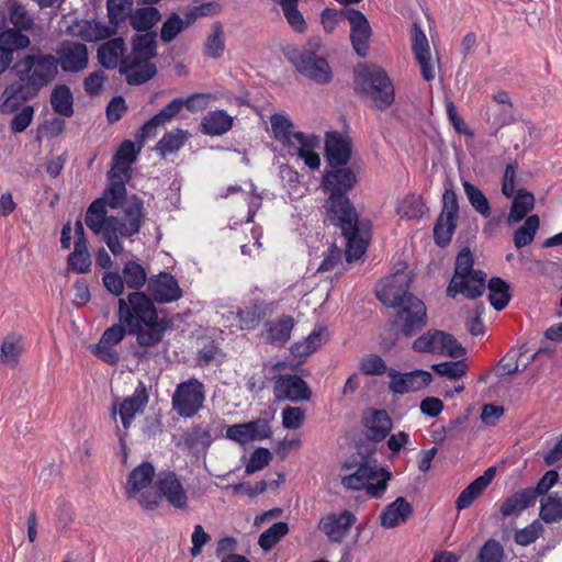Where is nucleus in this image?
Wrapping results in <instances>:
<instances>
[{
    "mask_svg": "<svg viewBox=\"0 0 562 562\" xmlns=\"http://www.w3.org/2000/svg\"><path fill=\"white\" fill-rule=\"evenodd\" d=\"M58 56L33 47L19 58L12 67L18 81L9 83L0 95V113L10 114L20 105L36 97L38 91L52 82L58 74V65L66 72H79L88 66V48L79 42H64Z\"/></svg>",
    "mask_w": 562,
    "mask_h": 562,
    "instance_id": "nucleus-1",
    "label": "nucleus"
},
{
    "mask_svg": "<svg viewBox=\"0 0 562 562\" xmlns=\"http://www.w3.org/2000/svg\"><path fill=\"white\" fill-rule=\"evenodd\" d=\"M146 220L144 201L136 194L127 196L124 180H114L87 209L85 223L114 256L124 251L121 238L139 234Z\"/></svg>",
    "mask_w": 562,
    "mask_h": 562,
    "instance_id": "nucleus-2",
    "label": "nucleus"
},
{
    "mask_svg": "<svg viewBox=\"0 0 562 562\" xmlns=\"http://www.w3.org/2000/svg\"><path fill=\"white\" fill-rule=\"evenodd\" d=\"M356 172L347 167H329L324 172L322 188L328 194L324 203L327 221L341 229L347 240L346 259L352 262L361 258L368 246L370 225L360 222L353 203L347 193L356 186Z\"/></svg>",
    "mask_w": 562,
    "mask_h": 562,
    "instance_id": "nucleus-3",
    "label": "nucleus"
},
{
    "mask_svg": "<svg viewBox=\"0 0 562 562\" xmlns=\"http://www.w3.org/2000/svg\"><path fill=\"white\" fill-rule=\"evenodd\" d=\"M117 318L130 335L136 336V341L142 348L157 346L173 325L170 318L159 317L153 299L140 291L131 292L126 297L119 299Z\"/></svg>",
    "mask_w": 562,
    "mask_h": 562,
    "instance_id": "nucleus-4",
    "label": "nucleus"
},
{
    "mask_svg": "<svg viewBox=\"0 0 562 562\" xmlns=\"http://www.w3.org/2000/svg\"><path fill=\"white\" fill-rule=\"evenodd\" d=\"M270 123L273 136L279 143L289 149H294L296 155L312 170L319 168L321 158L315 153V148L319 145L318 136L294 131V124L286 115L272 114Z\"/></svg>",
    "mask_w": 562,
    "mask_h": 562,
    "instance_id": "nucleus-5",
    "label": "nucleus"
},
{
    "mask_svg": "<svg viewBox=\"0 0 562 562\" xmlns=\"http://www.w3.org/2000/svg\"><path fill=\"white\" fill-rule=\"evenodd\" d=\"M345 468L347 470L356 468V470L342 477V486L353 491L364 488L372 497L381 496L391 479V473L383 468H379L375 459L360 454L355 457L352 461L346 462Z\"/></svg>",
    "mask_w": 562,
    "mask_h": 562,
    "instance_id": "nucleus-6",
    "label": "nucleus"
},
{
    "mask_svg": "<svg viewBox=\"0 0 562 562\" xmlns=\"http://www.w3.org/2000/svg\"><path fill=\"white\" fill-rule=\"evenodd\" d=\"M355 92L369 97L376 109L384 111L395 100L394 86L386 71L376 66L359 64L355 69Z\"/></svg>",
    "mask_w": 562,
    "mask_h": 562,
    "instance_id": "nucleus-7",
    "label": "nucleus"
},
{
    "mask_svg": "<svg viewBox=\"0 0 562 562\" xmlns=\"http://www.w3.org/2000/svg\"><path fill=\"white\" fill-rule=\"evenodd\" d=\"M318 43L315 40L308 42V47L288 46L284 56L302 76L316 83L327 85L333 80V71L328 60L314 50Z\"/></svg>",
    "mask_w": 562,
    "mask_h": 562,
    "instance_id": "nucleus-8",
    "label": "nucleus"
},
{
    "mask_svg": "<svg viewBox=\"0 0 562 562\" xmlns=\"http://www.w3.org/2000/svg\"><path fill=\"white\" fill-rule=\"evenodd\" d=\"M427 325L425 303L416 297H408L403 305L396 307L393 327L404 337H413Z\"/></svg>",
    "mask_w": 562,
    "mask_h": 562,
    "instance_id": "nucleus-9",
    "label": "nucleus"
},
{
    "mask_svg": "<svg viewBox=\"0 0 562 562\" xmlns=\"http://www.w3.org/2000/svg\"><path fill=\"white\" fill-rule=\"evenodd\" d=\"M205 390L195 378L181 382L172 395V408L181 417H193L203 406Z\"/></svg>",
    "mask_w": 562,
    "mask_h": 562,
    "instance_id": "nucleus-10",
    "label": "nucleus"
},
{
    "mask_svg": "<svg viewBox=\"0 0 562 562\" xmlns=\"http://www.w3.org/2000/svg\"><path fill=\"white\" fill-rule=\"evenodd\" d=\"M409 277L405 272H395L386 278L383 285L378 290L376 297L387 307L396 308L408 300L416 297L409 292Z\"/></svg>",
    "mask_w": 562,
    "mask_h": 562,
    "instance_id": "nucleus-11",
    "label": "nucleus"
},
{
    "mask_svg": "<svg viewBox=\"0 0 562 562\" xmlns=\"http://www.w3.org/2000/svg\"><path fill=\"white\" fill-rule=\"evenodd\" d=\"M344 19L350 23V42L356 54L360 57H366L369 52V42L372 34L371 26L366 15L352 8L344 9L341 12Z\"/></svg>",
    "mask_w": 562,
    "mask_h": 562,
    "instance_id": "nucleus-12",
    "label": "nucleus"
},
{
    "mask_svg": "<svg viewBox=\"0 0 562 562\" xmlns=\"http://www.w3.org/2000/svg\"><path fill=\"white\" fill-rule=\"evenodd\" d=\"M387 375L390 378V392L401 395L419 391L432 381L430 372L419 369L405 373L398 372L395 369H390L387 371Z\"/></svg>",
    "mask_w": 562,
    "mask_h": 562,
    "instance_id": "nucleus-13",
    "label": "nucleus"
},
{
    "mask_svg": "<svg viewBox=\"0 0 562 562\" xmlns=\"http://www.w3.org/2000/svg\"><path fill=\"white\" fill-rule=\"evenodd\" d=\"M147 291L153 301L159 304L176 302L183 294L177 279L169 272H160L150 277Z\"/></svg>",
    "mask_w": 562,
    "mask_h": 562,
    "instance_id": "nucleus-14",
    "label": "nucleus"
},
{
    "mask_svg": "<svg viewBox=\"0 0 562 562\" xmlns=\"http://www.w3.org/2000/svg\"><path fill=\"white\" fill-rule=\"evenodd\" d=\"M352 142L337 131L325 135V158L329 167H342L351 159Z\"/></svg>",
    "mask_w": 562,
    "mask_h": 562,
    "instance_id": "nucleus-15",
    "label": "nucleus"
},
{
    "mask_svg": "<svg viewBox=\"0 0 562 562\" xmlns=\"http://www.w3.org/2000/svg\"><path fill=\"white\" fill-rule=\"evenodd\" d=\"M356 520L355 514L349 510H344L340 514L330 513L321 518L318 529L326 535L330 542L340 543Z\"/></svg>",
    "mask_w": 562,
    "mask_h": 562,
    "instance_id": "nucleus-16",
    "label": "nucleus"
},
{
    "mask_svg": "<svg viewBox=\"0 0 562 562\" xmlns=\"http://www.w3.org/2000/svg\"><path fill=\"white\" fill-rule=\"evenodd\" d=\"M274 395L278 400L303 402L311 398V390L307 383L295 374H280L276 380Z\"/></svg>",
    "mask_w": 562,
    "mask_h": 562,
    "instance_id": "nucleus-17",
    "label": "nucleus"
},
{
    "mask_svg": "<svg viewBox=\"0 0 562 562\" xmlns=\"http://www.w3.org/2000/svg\"><path fill=\"white\" fill-rule=\"evenodd\" d=\"M155 487L161 492V496L165 497L171 506L176 508L187 507V492L175 472H159L155 481Z\"/></svg>",
    "mask_w": 562,
    "mask_h": 562,
    "instance_id": "nucleus-18",
    "label": "nucleus"
},
{
    "mask_svg": "<svg viewBox=\"0 0 562 562\" xmlns=\"http://www.w3.org/2000/svg\"><path fill=\"white\" fill-rule=\"evenodd\" d=\"M120 74L131 86H138L149 81L157 74V68L150 59L126 56L120 67Z\"/></svg>",
    "mask_w": 562,
    "mask_h": 562,
    "instance_id": "nucleus-19",
    "label": "nucleus"
},
{
    "mask_svg": "<svg viewBox=\"0 0 562 562\" xmlns=\"http://www.w3.org/2000/svg\"><path fill=\"white\" fill-rule=\"evenodd\" d=\"M148 401L149 396L146 386L143 382H139L134 393L125 397L119 407V415L125 429L131 427L136 414L144 412Z\"/></svg>",
    "mask_w": 562,
    "mask_h": 562,
    "instance_id": "nucleus-20",
    "label": "nucleus"
},
{
    "mask_svg": "<svg viewBox=\"0 0 562 562\" xmlns=\"http://www.w3.org/2000/svg\"><path fill=\"white\" fill-rule=\"evenodd\" d=\"M461 285L453 286V279L447 288V294L450 297H456L457 294H462L468 300H475L483 295L486 288V274L483 271H477L472 276L461 277Z\"/></svg>",
    "mask_w": 562,
    "mask_h": 562,
    "instance_id": "nucleus-21",
    "label": "nucleus"
},
{
    "mask_svg": "<svg viewBox=\"0 0 562 562\" xmlns=\"http://www.w3.org/2000/svg\"><path fill=\"white\" fill-rule=\"evenodd\" d=\"M125 53V40L123 37H114L109 38L98 47L97 57L103 68L111 70L121 67L126 57Z\"/></svg>",
    "mask_w": 562,
    "mask_h": 562,
    "instance_id": "nucleus-22",
    "label": "nucleus"
},
{
    "mask_svg": "<svg viewBox=\"0 0 562 562\" xmlns=\"http://www.w3.org/2000/svg\"><path fill=\"white\" fill-rule=\"evenodd\" d=\"M274 311V304L260 300L252 301L244 308H239L237 317L239 319V327L243 330L255 329L260 322L270 316Z\"/></svg>",
    "mask_w": 562,
    "mask_h": 562,
    "instance_id": "nucleus-23",
    "label": "nucleus"
},
{
    "mask_svg": "<svg viewBox=\"0 0 562 562\" xmlns=\"http://www.w3.org/2000/svg\"><path fill=\"white\" fill-rule=\"evenodd\" d=\"M413 52L417 64L420 67L422 76L426 81L435 78V70L430 64V48L428 40L422 29L414 26Z\"/></svg>",
    "mask_w": 562,
    "mask_h": 562,
    "instance_id": "nucleus-24",
    "label": "nucleus"
},
{
    "mask_svg": "<svg viewBox=\"0 0 562 562\" xmlns=\"http://www.w3.org/2000/svg\"><path fill=\"white\" fill-rule=\"evenodd\" d=\"M31 45V38L20 29L7 27L0 32V52L11 61L14 54L26 49Z\"/></svg>",
    "mask_w": 562,
    "mask_h": 562,
    "instance_id": "nucleus-25",
    "label": "nucleus"
},
{
    "mask_svg": "<svg viewBox=\"0 0 562 562\" xmlns=\"http://www.w3.org/2000/svg\"><path fill=\"white\" fill-rule=\"evenodd\" d=\"M155 477V468L149 462H143L137 465L127 476L126 481V496L133 498L143 490L148 487Z\"/></svg>",
    "mask_w": 562,
    "mask_h": 562,
    "instance_id": "nucleus-26",
    "label": "nucleus"
},
{
    "mask_svg": "<svg viewBox=\"0 0 562 562\" xmlns=\"http://www.w3.org/2000/svg\"><path fill=\"white\" fill-rule=\"evenodd\" d=\"M412 514V505L404 497L400 496L381 513V526L384 528H394L405 522Z\"/></svg>",
    "mask_w": 562,
    "mask_h": 562,
    "instance_id": "nucleus-27",
    "label": "nucleus"
},
{
    "mask_svg": "<svg viewBox=\"0 0 562 562\" xmlns=\"http://www.w3.org/2000/svg\"><path fill=\"white\" fill-rule=\"evenodd\" d=\"M294 325V318L290 315H282L276 321L267 322L266 340L277 346H284L290 340Z\"/></svg>",
    "mask_w": 562,
    "mask_h": 562,
    "instance_id": "nucleus-28",
    "label": "nucleus"
},
{
    "mask_svg": "<svg viewBox=\"0 0 562 562\" xmlns=\"http://www.w3.org/2000/svg\"><path fill=\"white\" fill-rule=\"evenodd\" d=\"M233 125V117L224 110L209 112L201 122V132L209 136H221L228 132Z\"/></svg>",
    "mask_w": 562,
    "mask_h": 562,
    "instance_id": "nucleus-29",
    "label": "nucleus"
},
{
    "mask_svg": "<svg viewBox=\"0 0 562 562\" xmlns=\"http://www.w3.org/2000/svg\"><path fill=\"white\" fill-rule=\"evenodd\" d=\"M535 504V493L528 488H524L504 499L499 512L504 517L518 516Z\"/></svg>",
    "mask_w": 562,
    "mask_h": 562,
    "instance_id": "nucleus-30",
    "label": "nucleus"
},
{
    "mask_svg": "<svg viewBox=\"0 0 562 562\" xmlns=\"http://www.w3.org/2000/svg\"><path fill=\"white\" fill-rule=\"evenodd\" d=\"M535 195L526 189H519L514 196L507 217L508 223H518L535 207Z\"/></svg>",
    "mask_w": 562,
    "mask_h": 562,
    "instance_id": "nucleus-31",
    "label": "nucleus"
},
{
    "mask_svg": "<svg viewBox=\"0 0 562 562\" xmlns=\"http://www.w3.org/2000/svg\"><path fill=\"white\" fill-rule=\"evenodd\" d=\"M157 33L147 32L138 34L132 38V52L127 56H135L136 58L154 59L157 56Z\"/></svg>",
    "mask_w": 562,
    "mask_h": 562,
    "instance_id": "nucleus-32",
    "label": "nucleus"
},
{
    "mask_svg": "<svg viewBox=\"0 0 562 562\" xmlns=\"http://www.w3.org/2000/svg\"><path fill=\"white\" fill-rule=\"evenodd\" d=\"M50 104L55 113L70 117L74 114V97L66 85L55 87L50 93Z\"/></svg>",
    "mask_w": 562,
    "mask_h": 562,
    "instance_id": "nucleus-33",
    "label": "nucleus"
},
{
    "mask_svg": "<svg viewBox=\"0 0 562 562\" xmlns=\"http://www.w3.org/2000/svg\"><path fill=\"white\" fill-rule=\"evenodd\" d=\"M488 301L496 311L504 310L509 301V284L499 277H494L488 281Z\"/></svg>",
    "mask_w": 562,
    "mask_h": 562,
    "instance_id": "nucleus-34",
    "label": "nucleus"
},
{
    "mask_svg": "<svg viewBox=\"0 0 562 562\" xmlns=\"http://www.w3.org/2000/svg\"><path fill=\"white\" fill-rule=\"evenodd\" d=\"M128 20L134 30L147 33L160 20V12L151 5L143 7L132 12Z\"/></svg>",
    "mask_w": 562,
    "mask_h": 562,
    "instance_id": "nucleus-35",
    "label": "nucleus"
},
{
    "mask_svg": "<svg viewBox=\"0 0 562 562\" xmlns=\"http://www.w3.org/2000/svg\"><path fill=\"white\" fill-rule=\"evenodd\" d=\"M117 33L116 27L101 21H89L80 27V36L87 42H98L110 38Z\"/></svg>",
    "mask_w": 562,
    "mask_h": 562,
    "instance_id": "nucleus-36",
    "label": "nucleus"
},
{
    "mask_svg": "<svg viewBox=\"0 0 562 562\" xmlns=\"http://www.w3.org/2000/svg\"><path fill=\"white\" fill-rule=\"evenodd\" d=\"M392 422L385 411H375L368 426L367 438L372 442L383 440L390 432Z\"/></svg>",
    "mask_w": 562,
    "mask_h": 562,
    "instance_id": "nucleus-37",
    "label": "nucleus"
},
{
    "mask_svg": "<svg viewBox=\"0 0 562 562\" xmlns=\"http://www.w3.org/2000/svg\"><path fill=\"white\" fill-rule=\"evenodd\" d=\"M539 516L546 524L562 520V496H559L558 493H551L541 498Z\"/></svg>",
    "mask_w": 562,
    "mask_h": 562,
    "instance_id": "nucleus-38",
    "label": "nucleus"
},
{
    "mask_svg": "<svg viewBox=\"0 0 562 562\" xmlns=\"http://www.w3.org/2000/svg\"><path fill=\"white\" fill-rule=\"evenodd\" d=\"M442 337L443 330H428L414 340L412 348L416 352L440 355Z\"/></svg>",
    "mask_w": 562,
    "mask_h": 562,
    "instance_id": "nucleus-39",
    "label": "nucleus"
},
{
    "mask_svg": "<svg viewBox=\"0 0 562 562\" xmlns=\"http://www.w3.org/2000/svg\"><path fill=\"white\" fill-rule=\"evenodd\" d=\"M134 0H106L109 23L119 30V25L125 22L133 12Z\"/></svg>",
    "mask_w": 562,
    "mask_h": 562,
    "instance_id": "nucleus-40",
    "label": "nucleus"
},
{
    "mask_svg": "<svg viewBox=\"0 0 562 562\" xmlns=\"http://www.w3.org/2000/svg\"><path fill=\"white\" fill-rule=\"evenodd\" d=\"M426 210L423 199L416 194L406 195L396 206L397 215L407 220L420 218Z\"/></svg>",
    "mask_w": 562,
    "mask_h": 562,
    "instance_id": "nucleus-41",
    "label": "nucleus"
},
{
    "mask_svg": "<svg viewBox=\"0 0 562 562\" xmlns=\"http://www.w3.org/2000/svg\"><path fill=\"white\" fill-rule=\"evenodd\" d=\"M122 273L126 286L134 291H139L146 282L148 283L144 267L134 260H130L124 265Z\"/></svg>",
    "mask_w": 562,
    "mask_h": 562,
    "instance_id": "nucleus-42",
    "label": "nucleus"
},
{
    "mask_svg": "<svg viewBox=\"0 0 562 562\" xmlns=\"http://www.w3.org/2000/svg\"><path fill=\"white\" fill-rule=\"evenodd\" d=\"M191 24L192 23L187 13L186 19H182L178 13H171L162 23L160 30L161 41L164 43H170L177 37L178 34H180Z\"/></svg>",
    "mask_w": 562,
    "mask_h": 562,
    "instance_id": "nucleus-43",
    "label": "nucleus"
},
{
    "mask_svg": "<svg viewBox=\"0 0 562 562\" xmlns=\"http://www.w3.org/2000/svg\"><path fill=\"white\" fill-rule=\"evenodd\" d=\"M540 226V218L538 215H530L526 218L522 226H520L515 233H514V244L515 247L520 249L525 246L530 245L535 236L537 234V231Z\"/></svg>",
    "mask_w": 562,
    "mask_h": 562,
    "instance_id": "nucleus-44",
    "label": "nucleus"
},
{
    "mask_svg": "<svg viewBox=\"0 0 562 562\" xmlns=\"http://www.w3.org/2000/svg\"><path fill=\"white\" fill-rule=\"evenodd\" d=\"M462 186L472 207L482 216L488 217L491 215V206L483 191L468 180H463Z\"/></svg>",
    "mask_w": 562,
    "mask_h": 562,
    "instance_id": "nucleus-45",
    "label": "nucleus"
},
{
    "mask_svg": "<svg viewBox=\"0 0 562 562\" xmlns=\"http://www.w3.org/2000/svg\"><path fill=\"white\" fill-rule=\"evenodd\" d=\"M327 335L326 328H318L312 331L303 341H297L292 346V353L296 356H307L316 351L323 344Z\"/></svg>",
    "mask_w": 562,
    "mask_h": 562,
    "instance_id": "nucleus-46",
    "label": "nucleus"
},
{
    "mask_svg": "<svg viewBox=\"0 0 562 562\" xmlns=\"http://www.w3.org/2000/svg\"><path fill=\"white\" fill-rule=\"evenodd\" d=\"M474 259L472 252L469 248H463L457 256L454 273L451 279H453V286L457 284H462L461 277L463 276H472L479 270L473 269Z\"/></svg>",
    "mask_w": 562,
    "mask_h": 562,
    "instance_id": "nucleus-47",
    "label": "nucleus"
},
{
    "mask_svg": "<svg viewBox=\"0 0 562 562\" xmlns=\"http://www.w3.org/2000/svg\"><path fill=\"white\" fill-rule=\"evenodd\" d=\"M184 442L191 449H207L213 438L210 429L201 425L194 426L184 434Z\"/></svg>",
    "mask_w": 562,
    "mask_h": 562,
    "instance_id": "nucleus-48",
    "label": "nucleus"
},
{
    "mask_svg": "<svg viewBox=\"0 0 562 562\" xmlns=\"http://www.w3.org/2000/svg\"><path fill=\"white\" fill-rule=\"evenodd\" d=\"M288 532L289 526L286 522H274L259 536L258 544L262 550L268 551L272 549Z\"/></svg>",
    "mask_w": 562,
    "mask_h": 562,
    "instance_id": "nucleus-49",
    "label": "nucleus"
},
{
    "mask_svg": "<svg viewBox=\"0 0 562 562\" xmlns=\"http://www.w3.org/2000/svg\"><path fill=\"white\" fill-rule=\"evenodd\" d=\"M9 21L11 29H20L22 32L31 31L34 26V19L24 5L14 2L9 8Z\"/></svg>",
    "mask_w": 562,
    "mask_h": 562,
    "instance_id": "nucleus-50",
    "label": "nucleus"
},
{
    "mask_svg": "<svg viewBox=\"0 0 562 562\" xmlns=\"http://www.w3.org/2000/svg\"><path fill=\"white\" fill-rule=\"evenodd\" d=\"M21 338L15 335H9L4 338L0 350V362L15 366L22 351Z\"/></svg>",
    "mask_w": 562,
    "mask_h": 562,
    "instance_id": "nucleus-51",
    "label": "nucleus"
},
{
    "mask_svg": "<svg viewBox=\"0 0 562 562\" xmlns=\"http://www.w3.org/2000/svg\"><path fill=\"white\" fill-rule=\"evenodd\" d=\"M457 226L456 218H448L439 215L434 226V237L437 245L443 247L448 245Z\"/></svg>",
    "mask_w": 562,
    "mask_h": 562,
    "instance_id": "nucleus-52",
    "label": "nucleus"
},
{
    "mask_svg": "<svg viewBox=\"0 0 562 562\" xmlns=\"http://www.w3.org/2000/svg\"><path fill=\"white\" fill-rule=\"evenodd\" d=\"M187 140V134L181 130L166 133L157 143L156 149L162 154H171L179 150Z\"/></svg>",
    "mask_w": 562,
    "mask_h": 562,
    "instance_id": "nucleus-53",
    "label": "nucleus"
},
{
    "mask_svg": "<svg viewBox=\"0 0 562 562\" xmlns=\"http://www.w3.org/2000/svg\"><path fill=\"white\" fill-rule=\"evenodd\" d=\"M205 55L211 58H220L225 49L223 40V29L221 23L213 24L212 34H210L204 44Z\"/></svg>",
    "mask_w": 562,
    "mask_h": 562,
    "instance_id": "nucleus-54",
    "label": "nucleus"
},
{
    "mask_svg": "<svg viewBox=\"0 0 562 562\" xmlns=\"http://www.w3.org/2000/svg\"><path fill=\"white\" fill-rule=\"evenodd\" d=\"M434 371L441 375L447 376L451 380H458L465 374L468 364L465 360L458 361H445L432 366Z\"/></svg>",
    "mask_w": 562,
    "mask_h": 562,
    "instance_id": "nucleus-55",
    "label": "nucleus"
},
{
    "mask_svg": "<svg viewBox=\"0 0 562 562\" xmlns=\"http://www.w3.org/2000/svg\"><path fill=\"white\" fill-rule=\"evenodd\" d=\"M542 524L539 520H533L525 528L516 530L514 533V541L521 547H527L533 543L542 535Z\"/></svg>",
    "mask_w": 562,
    "mask_h": 562,
    "instance_id": "nucleus-56",
    "label": "nucleus"
},
{
    "mask_svg": "<svg viewBox=\"0 0 562 562\" xmlns=\"http://www.w3.org/2000/svg\"><path fill=\"white\" fill-rule=\"evenodd\" d=\"M359 370L364 375H382L389 371L385 361L374 353L361 358Z\"/></svg>",
    "mask_w": 562,
    "mask_h": 562,
    "instance_id": "nucleus-57",
    "label": "nucleus"
},
{
    "mask_svg": "<svg viewBox=\"0 0 562 562\" xmlns=\"http://www.w3.org/2000/svg\"><path fill=\"white\" fill-rule=\"evenodd\" d=\"M503 559L504 548L495 539L485 541L477 554V562H503Z\"/></svg>",
    "mask_w": 562,
    "mask_h": 562,
    "instance_id": "nucleus-58",
    "label": "nucleus"
},
{
    "mask_svg": "<svg viewBox=\"0 0 562 562\" xmlns=\"http://www.w3.org/2000/svg\"><path fill=\"white\" fill-rule=\"evenodd\" d=\"M484 487L475 480L472 481L456 499V508L460 512L469 508L472 503L484 492Z\"/></svg>",
    "mask_w": 562,
    "mask_h": 562,
    "instance_id": "nucleus-59",
    "label": "nucleus"
},
{
    "mask_svg": "<svg viewBox=\"0 0 562 562\" xmlns=\"http://www.w3.org/2000/svg\"><path fill=\"white\" fill-rule=\"evenodd\" d=\"M459 204L452 183H449L442 194V210L439 215L458 220Z\"/></svg>",
    "mask_w": 562,
    "mask_h": 562,
    "instance_id": "nucleus-60",
    "label": "nucleus"
},
{
    "mask_svg": "<svg viewBox=\"0 0 562 562\" xmlns=\"http://www.w3.org/2000/svg\"><path fill=\"white\" fill-rule=\"evenodd\" d=\"M271 459L272 454L267 448H258L250 454L245 472L247 474H252L260 471L269 464Z\"/></svg>",
    "mask_w": 562,
    "mask_h": 562,
    "instance_id": "nucleus-61",
    "label": "nucleus"
},
{
    "mask_svg": "<svg viewBox=\"0 0 562 562\" xmlns=\"http://www.w3.org/2000/svg\"><path fill=\"white\" fill-rule=\"evenodd\" d=\"M305 412L301 407L288 406L282 411V425L286 429H299L304 420Z\"/></svg>",
    "mask_w": 562,
    "mask_h": 562,
    "instance_id": "nucleus-62",
    "label": "nucleus"
},
{
    "mask_svg": "<svg viewBox=\"0 0 562 562\" xmlns=\"http://www.w3.org/2000/svg\"><path fill=\"white\" fill-rule=\"evenodd\" d=\"M108 77L101 70L89 74L83 80L85 92L90 97L99 95Z\"/></svg>",
    "mask_w": 562,
    "mask_h": 562,
    "instance_id": "nucleus-63",
    "label": "nucleus"
},
{
    "mask_svg": "<svg viewBox=\"0 0 562 562\" xmlns=\"http://www.w3.org/2000/svg\"><path fill=\"white\" fill-rule=\"evenodd\" d=\"M34 115V109L31 105H25L18 112L10 123V128L14 134L24 132L31 124Z\"/></svg>",
    "mask_w": 562,
    "mask_h": 562,
    "instance_id": "nucleus-64",
    "label": "nucleus"
}]
</instances>
